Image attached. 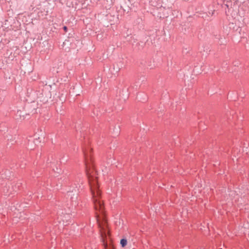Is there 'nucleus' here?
<instances>
[{
	"mask_svg": "<svg viewBox=\"0 0 249 249\" xmlns=\"http://www.w3.org/2000/svg\"><path fill=\"white\" fill-rule=\"evenodd\" d=\"M120 243L123 247H125L127 244V240L125 239H122L121 240Z\"/></svg>",
	"mask_w": 249,
	"mask_h": 249,
	"instance_id": "1",
	"label": "nucleus"
},
{
	"mask_svg": "<svg viewBox=\"0 0 249 249\" xmlns=\"http://www.w3.org/2000/svg\"><path fill=\"white\" fill-rule=\"evenodd\" d=\"M63 29H64V30L65 31V32H66V33L68 31V28H67V27L66 26H64L63 27Z\"/></svg>",
	"mask_w": 249,
	"mask_h": 249,
	"instance_id": "2",
	"label": "nucleus"
}]
</instances>
